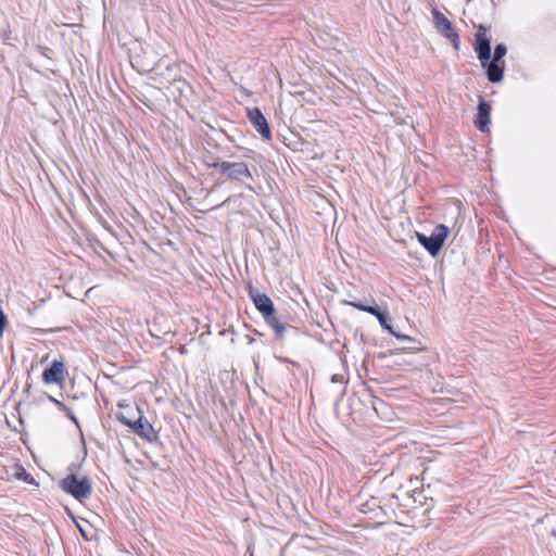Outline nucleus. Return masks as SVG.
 <instances>
[{"instance_id":"f257e3e1","label":"nucleus","mask_w":556,"mask_h":556,"mask_svg":"<svg viewBox=\"0 0 556 556\" xmlns=\"http://www.w3.org/2000/svg\"><path fill=\"white\" fill-rule=\"evenodd\" d=\"M486 28L480 25L475 35L476 52L482 67L486 68V76L491 83L501 81L503 78V66L491 59V40L486 35Z\"/></svg>"},{"instance_id":"f03ea898","label":"nucleus","mask_w":556,"mask_h":556,"mask_svg":"<svg viewBox=\"0 0 556 556\" xmlns=\"http://www.w3.org/2000/svg\"><path fill=\"white\" fill-rule=\"evenodd\" d=\"M61 489L78 501H83L91 494V482L87 477H78L74 473L62 479Z\"/></svg>"},{"instance_id":"7ed1b4c3","label":"nucleus","mask_w":556,"mask_h":556,"mask_svg":"<svg viewBox=\"0 0 556 556\" xmlns=\"http://www.w3.org/2000/svg\"><path fill=\"white\" fill-rule=\"evenodd\" d=\"M448 235V228L440 224L434 227L433 231L429 237L424 233L417 232L418 242L432 255L435 256L440 252L446 237Z\"/></svg>"},{"instance_id":"20e7f679","label":"nucleus","mask_w":556,"mask_h":556,"mask_svg":"<svg viewBox=\"0 0 556 556\" xmlns=\"http://www.w3.org/2000/svg\"><path fill=\"white\" fill-rule=\"evenodd\" d=\"M214 167H218L220 173L226 175L229 179L244 180L245 178L252 179V174L243 162H222L219 164H213Z\"/></svg>"},{"instance_id":"39448f33","label":"nucleus","mask_w":556,"mask_h":556,"mask_svg":"<svg viewBox=\"0 0 556 556\" xmlns=\"http://www.w3.org/2000/svg\"><path fill=\"white\" fill-rule=\"evenodd\" d=\"M433 23L435 25L437 30L451 40L455 49L459 48V37L454 31L451 22L447 17L438 11L437 9L432 10Z\"/></svg>"},{"instance_id":"423d86ee","label":"nucleus","mask_w":556,"mask_h":556,"mask_svg":"<svg viewBox=\"0 0 556 556\" xmlns=\"http://www.w3.org/2000/svg\"><path fill=\"white\" fill-rule=\"evenodd\" d=\"M65 366L61 361H53L51 366L42 372V380L46 384L62 383L65 380Z\"/></svg>"},{"instance_id":"0eeeda50","label":"nucleus","mask_w":556,"mask_h":556,"mask_svg":"<svg viewBox=\"0 0 556 556\" xmlns=\"http://www.w3.org/2000/svg\"><path fill=\"white\" fill-rule=\"evenodd\" d=\"M248 116L251 124L254 126L256 131L262 136V138L265 140L270 139V129L261 110L257 108H253L249 110Z\"/></svg>"},{"instance_id":"6e6552de","label":"nucleus","mask_w":556,"mask_h":556,"mask_svg":"<svg viewBox=\"0 0 556 556\" xmlns=\"http://www.w3.org/2000/svg\"><path fill=\"white\" fill-rule=\"evenodd\" d=\"M345 303L348 305H351V306L359 309V311H363V312L374 315L379 320L380 325L384 329H387L390 333H394V330L392 329L391 325L389 324L386 314L381 313L378 308H376L374 306L364 305L358 302H345Z\"/></svg>"},{"instance_id":"1a4fd4ad","label":"nucleus","mask_w":556,"mask_h":556,"mask_svg":"<svg viewBox=\"0 0 556 556\" xmlns=\"http://www.w3.org/2000/svg\"><path fill=\"white\" fill-rule=\"evenodd\" d=\"M491 106L483 99H480L478 105L477 118L475 119V126L482 132L488 130L490 123Z\"/></svg>"},{"instance_id":"9d476101","label":"nucleus","mask_w":556,"mask_h":556,"mask_svg":"<svg viewBox=\"0 0 556 556\" xmlns=\"http://www.w3.org/2000/svg\"><path fill=\"white\" fill-rule=\"evenodd\" d=\"M130 428L140 437L152 440L154 431L151 424L140 415L137 420H134Z\"/></svg>"},{"instance_id":"9b49d317","label":"nucleus","mask_w":556,"mask_h":556,"mask_svg":"<svg viewBox=\"0 0 556 556\" xmlns=\"http://www.w3.org/2000/svg\"><path fill=\"white\" fill-rule=\"evenodd\" d=\"M252 299L255 307L263 316L275 311L273 301L266 294L256 293L252 295Z\"/></svg>"},{"instance_id":"f8f14e48","label":"nucleus","mask_w":556,"mask_h":556,"mask_svg":"<svg viewBox=\"0 0 556 556\" xmlns=\"http://www.w3.org/2000/svg\"><path fill=\"white\" fill-rule=\"evenodd\" d=\"M263 317L266 324L274 329L276 336L281 338L285 333L286 327L278 320L277 316L275 315V311L270 312L269 315H264Z\"/></svg>"},{"instance_id":"ddd939ff","label":"nucleus","mask_w":556,"mask_h":556,"mask_svg":"<svg viewBox=\"0 0 556 556\" xmlns=\"http://www.w3.org/2000/svg\"><path fill=\"white\" fill-rule=\"evenodd\" d=\"M506 53H507L506 46L504 43H498L494 50L493 61L500 62L505 56Z\"/></svg>"},{"instance_id":"4468645a","label":"nucleus","mask_w":556,"mask_h":556,"mask_svg":"<svg viewBox=\"0 0 556 556\" xmlns=\"http://www.w3.org/2000/svg\"><path fill=\"white\" fill-rule=\"evenodd\" d=\"M116 417H117V419H118L121 422H123L124 425H126V426H128V427H130V426H131V424H132V421H134V420H131V419L129 418V416H128L125 412H123V410H122V412H119V413H117Z\"/></svg>"},{"instance_id":"2eb2a0df","label":"nucleus","mask_w":556,"mask_h":556,"mask_svg":"<svg viewBox=\"0 0 556 556\" xmlns=\"http://www.w3.org/2000/svg\"><path fill=\"white\" fill-rule=\"evenodd\" d=\"M395 338L397 339H401V340H405V341H408V342H415V340L412 338V337H408V336H405V334H401V333H397L394 331V333H392Z\"/></svg>"},{"instance_id":"dca6fc26","label":"nucleus","mask_w":556,"mask_h":556,"mask_svg":"<svg viewBox=\"0 0 556 556\" xmlns=\"http://www.w3.org/2000/svg\"><path fill=\"white\" fill-rule=\"evenodd\" d=\"M50 401L53 402L60 409L67 410V407L62 402L58 401L56 399L50 396Z\"/></svg>"},{"instance_id":"f3484780","label":"nucleus","mask_w":556,"mask_h":556,"mask_svg":"<svg viewBox=\"0 0 556 556\" xmlns=\"http://www.w3.org/2000/svg\"><path fill=\"white\" fill-rule=\"evenodd\" d=\"M77 528L79 529V531H80L81 535H83L85 539H87V534H86V532H85L84 528H81V526H80V525H78V523H77Z\"/></svg>"},{"instance_id":"a211bd4d","label":"nucleus","mask_w":556,"mask_h":556,"mask_svg":"<svg viewBox=\"0 0 556 556\" xmlns=\"http://www.w3.org/2000/svg\"><path fill=\"white\" fill-rule=\"evenodd\" d=\"M18 470H21L23 472V475H21V478H24V476H25V478L29 476L28 473H26V471L23 468H18Z\"/></svg>"},{"instance_id":"6ab92c4d","label":"nucleus","mask_w":556,"mask_h":556,"mask_svg":"<svg viewBox=\"0 0 556 556\" xmlns=\"http://www.w3.org/2000/svg\"><path fill=\"white\" fill-rule=\"evenodd\" d=\"M18 470H21L23 472V475H21V478H24V476H25V478L29 476L28 473H26V471L23 468H18Z\"/></svg>"},{"instance_id":"aec40b11","label":"nucleus","mask_w":556,"mask_h":556,"mask_svg":"<svg viewBox=\"0 0 556 556\" xmlns=\"http://www.w3.org/2000/svg\"><path fill=\"white\" fill-rule=\"evenodd\" d=\"M555 535H556V532H555Z\"/></svg>"}]
</instances>
